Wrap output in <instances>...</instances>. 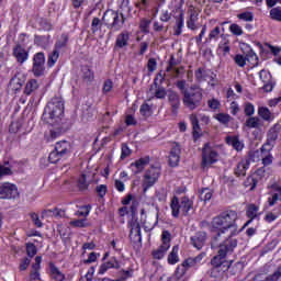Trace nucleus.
<instances>
[{
	"mask_svg": "<svg viewBox=\"0 0 281 281\" xmlns=\"http://www.w3.org/2000/svg\"><path fill=\"white\" fill-rule=\"evenodd\" d=\"M236 221H238V213L236 211H226L214 217L211 222V226L213 229H220L221 234L229 232L231 235L228 238H234L238 233V225L236 224Z\"/></svg>",
	"mask_w": 281,
	"mask_h": 281,
	"instance_id": "1",
	"label": "nucleus"
},
{
	"mask_svg": "<svg viewBox=\"0 0 281 281\" xmlns=\"http://www.w3.org/2000/svg\"><path fill=\"white\" fill-rule=\"evenodd\" d=\"M201 102H203V89L201 87L193 85L188 90L183 91L182 103L189 111L199 109Z\"/></svg>",
	"mask_w": 281,
	"mask_h": 281,
	"instance_id": "2",
	"label": "nucleus"
},
{
	"mask_svg": "<svg viewBox=\"0 0 281 281\" xmlns=\"http://www.w3.org/2000/svg\"><path fill=\"white\" fill-rule=\"evenodd\" d=\"M238 247V240L234 237L226 238L223 243L220 244L217 255L211 260L213 267H221L227 256L234 254V248Z\"/></svg>",
	"mask_w": 281,
	"mask_h": 281,
	"instance_id": "3",
	"label": "nucleus"
},
{
	"mask_svg": "<svg viewBox=\"0 0 281 281\" xmlns=\"http://www.w3.org/2000/svg\"><path fill=\"white\" fill-rule=\"evenodd\" d=\"M64 113H65V101H63V98L60 97L53 98L44 110V115H48L53 124H56V122H59Z\"/></svg>",
	"mask_w": 281,
	"mask_h": 281,
	"instance_id": "4",
	"label": "nucleus"
},
{
	"mask_svg": "<svg viewBox=\"0 0 281 281\" xmlns=\"http://www.w3.org/2000/svg\"><path fill=\"white\" fill-rule=\"evenodd\" d=\"M192 207H194V202H192L188 196H183L180 200L178 198H173L170 203L171 214L175 218H179V214L188 216Z\"/></svg>",
	"mask_w": 281,
	"mask_h": 281,
	"instance_id": "5",
	"label": "nucleus"
},
{
	"mask_svg": "<svg viewBox=\"0 0 281 281\" xmlns=\"http://www.w3.org/2000/svg\"><path fill=\"white\" fill-rule=\"evenodd\" d=\"M281 133V124L277 123L272 127H270L266 135V142L261 146V153H271L273 148H276V144H278V139H280Z\"/></svg>",
	"mask_w": 281,
	"mask_h": 281,
	"instance_id": "6",
	"label": "nucleus"
},
{
	"mask_svg": "<svg viewBox=\"0 0 281 281\" xmlns=\"http://www.w3.org/2000/svg\"><path fill=\"white\" fill-rule=\"evenodd\" d=\"M102 19L105 24H108L110 27H112V30H115L116 32L124 27V14L119 13L117 11L108 10L104 12Z\"/></svg>",
	"mask_w": 281,
	"mask_h": 281,
	"instance_id": "7",
	"label": "nucleus"
},
{
	"mask_svg": "<svg viewBox=\"0 0 281 281\" xmlns=\"http://www.w3.org/2000/svg\"><path fill=\"white\" fill-rule=\"evenodd\" d=\"M172 240V234L168 231H164L161 234V245L154 249L151 252L153 258L155 260H161L168 252V249H170V243Z\"/></svg>",
	"mask_w": 281,
	"mask_h": 281,
	"instance_id": "8",
	"label": "nucleus"
},
{
	"mask_svg": "<svg viewBox=\"0 0 281 281\" xmlns=\"http://www.w3.org/2000/svg\"><path fill=\"white\" fill-rule=\"evenodd\" d=\"M159 175H161V169L159 167H150L145 171L143 177V190L148 192L149 188H153L159 180Z\"/></svg>",
	"mask_w": 281,
	"mask_h": 281,
	"instance_id": "9",
	"label": "nucleus"
},
{
	"mask_svg": "<svg viewBox=\"0 0 281 281\" xmlns=\"http://www.w3.org/2000/svg\"><path fill=\"white\" fill-rule=\"evenodd\" d=\"M32 72L35 78H41L45 74V53L40 52L33 56Z\"/></svg>",
	"mask_w": 281,
	"mask_h": 281,
	"instance_id": "10",
	"label": "nucleus"
},
{
	"mask_svg": "<svg viewBox=\"0 0 281 281\" xmlns=\"http://www.w3.org/2000/svg\"><path fill=\"white\" fill-rule=\"evenodd\" d=\"M19 188L16 184L4 182L0 184V199H18Z\"/></svg>",
	"mask_w": 281,
	"mask_h": 281,
	"instance_id": "11",
	"label": "nucleus"
},
{
	"mask_svg": "<svg viewBox=\"0 0 281 281\" xmlns=\"http://www.w3.org/2000/svg\"><path fill=\"white\" fill-rule=\"evenodd\" d=\"M202 160L204 166L216 164L218 161V153L210 147V144H205L202 150Z\"/></svg>",
	"mask_w": 281,
	"mask_h": 281,
	"instance_id": "12",
	"label": "nucleus"
},
{
	"mask_svg": "<svg viewBox=\"0 0 281 281\" xmlns=\"http://www.w3.org/2000/svg\"><path fill=\"white\" fill-rule=\"evenodd\" d=\"M41 262H43V257H35L27 281H41Z\"/></svg>",
	"mask_w": 281,
	"mask_h": 281,
	"instance_id": "13",
	"label": "nucleus"
},
{
	"mask_svg": "<svg viewBox=\"0 0 281 281\" xmlns=\"http://www.w3.org/2000/svg\"><path fill=\"white\" fill-rule=\"evenodd\" d=\"M13 56L16 59V63H19L20 65H23V63H27L30 58V52L25 50L23 46H21V44H18L13 48Z\"/></svg>",
	"mask_w": 281,
	"mask_h": 281,
	"instance_id": "14",
	"label": "nucleus"
},
{
	"mask_svg": "<svg viewBox=\"0 0 281 281\" xmlns=\"http://www.w3.org/2000/svg\"><path fill=\"white\" fill-rule=\"evenodd\" d=\"M190 240H191V245L195 249H203L207 240V234L205 232H198L193 236H191Z\"/></svg>",
	"mask_w": 281,
	"mask_h": 281,
	"instance_id": "15",
	"label": "nucleus"
},
{
	"mask_svg": "<svg viewBox=\"0 0 281 281\" xmlns=\"http://www.w3.org/2000/svg\"><path fill=\"white\" fill-rule=\"evenodd\" d=\"M259 78L263 82V91L267 93L273 91V80L271 79V72L269 70L262 69L259 72Z\"/></svg>",
	"mask_w": 281,
	"mask_h": 281,
	"instance_id": "16",
	"label": "nucleus"
},
{
	"mask_svg": "<svg viewBox=\"0 0 281 281\" xmlns=\"http://www.w3.org/2000/svg\"><path fill=\"white\" fill-rule=\"evenodd\" d=\"M148 164H150V157L146 156V157L139 158L135 162L131 164L132 171L134 172V175H139V172H143L144 168H146Z\"/></svg>",
	"mask_w": 281,
	"mask_h": 281,
	"instance_id": "17",
	"label": "nucleus"
},
{
	"mask_svg": "<svg viewBox=\"0 0 281 281\" xmlns=\"http://www.w3.org/2000/svg\"><path fill=\"white\" fill-rule=\"evenodd\" d=\"M246 215L250 220L245 223L244 227H247V225H249L251 221L260 216V206L256 204H248L246 209Z\"/></svg>",
	"mask_w": 281,
	"mask_h": 281,
	"instance_id": "18",
	"label": "nucleus"
},
{
	"mask_svg": "<svg viewBox=\"0 0 281 281\" xmlns=\"http://www.w3.org/2000/svg\"><path fill=\"white\" fill-rule=\"evenodd\" d=\"M109 269H120V261L115 257H112L109 261L102 263L99 268V276H104Z\"/></svg>",
	"mask_w": 281,
	"mask_h": 281,
	"instance_id": "19",
	"label": "nucleus"
},
{
	"mask_svg": "<svg viewBox=\"0 0 281 281\" xmlns=\"http://www.w3.org/2000/svg\"><path fill=\"white\" fill-rule=\"evenodd\" d=\"M181 159V146L179 145H173V147L170 150L169 154V164L170 166H179V161Z\"/></svg>",
	"mask_w": 281,
	"mask_h": 281,
	"instance_id": "20",
	"label": "nucleus"
},
{
	"mask_svg": "<svg viewBox=\"0 0 281 281\" xmlns=\"http://www.w3.org/2000/svg\"><path fill=\"white\" fill-rule=\"evenodd\" d=\"M249 166H251V160L249 158L241 159L235 169V175L237 177H245L247 170H249Z\"/></svg>",
	"mask_w": 281,
	"mask_h": 281,
	"instance_id": "21",
	"label": "nucleus"
},
{
	"mask_svg": "<svg viewBox=\"0 0 281 281\" xmlns=\"http://www.w3.org/2000/svg\"><path fill=\"white\" fill-rule=\"evenodd\" d=\"M16 172V168H14V162H4V165H0V179L3 177H10V175H14Z\"/></svg>",
	"mask_w": 281,
	"mask_h": 281,
	"instance_id": "22",
	"label": "nucleus"
},
{
	"mask_svg": "<svg viewBox=\"0 0 281 281\" xmlns=\"http://www.w3.org/2000/svg\"><path fill=\"white\" fill-rule=\"evenodd\" d=\"M71 145H69V142L67 140L58 142L55 145V151H57L61 157H67Z\"/></svg>",
	"mask_w": 281,
	"mask_h": 281,
	"instance_id": "23",
	"label": "nucleus"
},
{
	"mask_svg": "<svg viewBox=\"0 0 281 281\" xmlns=\"http://www.w3.org/2000/svg\"><path fill=\"white\" fill-rule=\"evenodd\" d=\"M130 227V238L134 240H142V226H139L137 222H132Z\"/></svg>",
	"mask_w": 281,
	"mask_h": 281,
	"instance_id": "24",
	"label": "nucleus"
},
{
	"mask_svg": "<svg viewBox=\"0 0 281 281\" xmlns=\"http://www.w3.org/2000/svg\"><path fill=\"white\" fill-rule=\"evenodd\" d=\"M128 41H131V34L128 32H122L116 36V47L120 49L127 47Z\"/></svg>",
	"mask_w": 281,
	"mask_h": 281,
	"instance_id": "25",
	"label": "nucleus"
},
{
	"mask_svg": "<svg viewBox=\"0 0 281 281\" xmlns=\"http://www.w3.org/2000/svg\"><path fill=\"white\" fill-rule=\"evenodd\" d=\"M169 102L172 106V112L177 113V110L179 109V106H181V99L179 97V93L175 91L169 92Z\"/></svg>",
	"mask_w": 281,
	"mask_h": 281,
	"instance_id": "26",
	"label": "nucleus"
},
{
	"mask_svg": "<svg viewBox=\"0 0 281 281\" xmlns=\"http://www.w3.org/2000/svg\"><path fill=\"white\" fill-rule=\"evenodd\" d=\"M23 89V82L19 77H13L9 82V91L12 93H19Z\"/></svg>",
	"mask_w": 281,
	"mask_h": 281,
	"instance_id": "27",
	"label": "nucleus"
},
{
	"mask_svg": "<svg viewBox=\"0 0 281 281\" xmlns=\"http://www.w3.org/2000/svg\"><path fill=\"white\" fill-rule=\"evenodd\" d=\"M226 144L234 147L235 150H243V148H245V145L243 144V142H240V138H238V136L226 137Z\"/></svg>",
	"mask_w": 281,
	"mask_h": 281,
	"instance_id": "28",
	"label": "nucleus"
},
{
	"mask_svg": "<svg viewBox=\"0 0 281 281\" xmlns=\"http://www.w3.org/2000/svg\"><path fill=\"white\" fill-rule=\"evenodd\" d=\"M190 122H191L192 128H193V138L196 142V139H199V137H201V134H200L201 127L199 126V119L196 117V114L190 115Z\"/></svg>",
	"mask_w": 281,
	"mask_h": 281,
	"instance_id": "29",
	"label": "nucleus"
},
{
	"mask_svg": "<svg viewBox=\"0 0 281 281\" xmlns=\"http://www.w3.org/2000/svg\"><path fill=\"white\" fill-rule=\"evenodd\" d=\"M203 258H205V254L201 252L196 257H190L187 260H184V265H188V267H199L201 262L203 261Z\"/></svg>",
	"mask_w": 281,
	"mask_h": 281,
	"instance_id": "30",
	"label": "nucleus"
},
{
	"mask_svg": "<svg viewBox=\"0 0 281 281\" xmlns=\"http://www.w3.org/2000/svg\"><path fill=\"white\" fill-rule=\"evenodd\" d=\"M246 128H260L262 126V121L258 116H250L245 122Z\"/></svg>",
	"mask_w": 281,
	"mask_h": 281,
	"instance_id": "31",
	"label": "nucleus"
},
{
	"mask_svg": "<svg viewBox=\"0 0 281 281\" xmlns=\"http://www.w3.org/2000/svg\"><path fill=\"white\" fill-rule=\"evenodd\" d=\"M168 265H177L179 262V246H173L167 257Z\"/></svg>",
	"mask_w": 281,
	"mask_h": 281,
	"instance_id": "32",
	"label": "nucleus"
},
{
	"mask_svg": "<svg viewBox=\"0 0 281 281\" xmlns=\"http://www.w3.org/2000/svg\"><path fill=\"white\" fill-rule=\"evenodd\" d=\"M50 278L55 281H65V273L60 271L56 266L50 265Z\"/></svg>",
	"mask_w": 281,
	"mask_h": 281,
	"instance_id": "33",
	"label": "nucleus"
},
{
	"mask_svg": "<svg viewBox=\"0 0 281 281\" xmlns=\"http://www.w3.org/2000/svg\"><path fill=\"white\" fill-rule=\"evenodd\" d=\"M36 89H38V81L36 79H31L26 82L24 93L25 95H32Z\"/></svg>",
	"mask_w": 281,
	"mask_h": 281,
	"instance_id": "34",
	"label": "nucleus"
},
{
	"mask_svg": "<svg viewBox=\"0 0 281 281\" xmlns=\"http://www.w3.org/2000/svg\"><path fill=\"white\" fill-rule=\"evenodd\" d=\"M188 269H190V267L186 265V261H183L180 266L177 267L175 277L179 280H186L184 276L188 272Z\"/></svg>",
	"mask_w": 281,
	"mask_h": 281,
	"instance_id": "35",
	"label": "nucleus"
},
{
	"mask_svg": "<svg viewBox=\"0 0 281 281\" xmlns=\"http://www.w3.org/2000/svg\"><path fill=\"white\" fill-rule=\"evenodd\" d=\"M35 43H36V45L42 47V49H47V47L49 46V36L36 35Z\"/></svg>",
	"mask_w": 281,
	"mask_h": 281,
	"instance_id": "36",
	"label": "nucleus"
},
{
	"mask_svg": "<svg viewBox=\"0 0 281 281\" xmlns=\"http://www.w3.org/2000/svg\"><path fill=\"white\" fill-rule=\"evenodd\" d=\"M58 58H60V53L55 48L49 55H48V60L47 65L48 67H54L56 63H58Z\"/></svg>",
	"mask_w": 281,
	"mask_h": 281,
	"instance_id": "37",
	"label": "nucleus"
},
{
	"mask_svg": "<svg viewBox=\"0 0 281 281\" xmlns=\"http://www.w3.org/2000/svg\"><path fill=\"white\" fill-rule=\"evenodd\" d=\"M245 188H249V190H256V187L258 186V178L256 176H249L245 181H244Z\"/></svg>",
	"mask_w": 281,
	"mask_h": 281,
	"instance_id": "38",
	"label": "nucleus"
},
{
	"mask_svg": "<svg viewBox=\"0 0 281 281\" xmlns=\"http://www.w3.org/2000/svg\"><path fill=\"white\" fill-rule=\"evenodd\" d=\"M258 115L265 122H271V111H269V108H259Z\"/></svg>",
	"mask_w": 281,
	"mask_h": 281,
	"instance_id": "39",
	"label": "nucleus"
},
{
	"mask_svg": "<svg viewBox=\"0 0 281 281\" xmlns=\"http://www.w3.org/2000/svg\"><path fill=\"white\" fill-rule=\"evenodd\" d=\"M237 19H239V21H245L246 23H251L254 21V12L244 11L237 14Z\"/></svg>",
	"mask_w": 281,
	"mask_h": 281,
	"instance_id": "40",
	"label": "nucleus"
},
{
	"mask_svg": "<svg viewBox=\"0 0 281 281\" xmlns=\"http://www.w3.org/2000/svg\"><path fill=\"white\" fill-rule=\"evenodd\" d=\"M196 21H199V14H196V11L191 10L190 19L187 22V27H189V30H195Z\"/></svg>",
	"mask_w": 281,
	"mask_h": 281,
	"instance_id": "41",
	"label": "nucleus"
},
{
	"mask_svg": "<svg viewBox=\"0 0 281 281\" xmlns=\"http://www.w3.org/2000/svg\"><path fill=\"white\" fill-rule=\"evenodd\" d=\"M228 30L234 36H243V34H245V32L243 31V26L236 23L231 24Z\"/></svg>",
	"mask_w": 281,
	"mask_h": 281,
	"instance_id": "42",
	"label": "nucleus"
},
{
	"mask_svg": "<svg viewBox=\"0 0 281 281\" xmlns=\"http://www.w3.org/2000/svg\"><path fill=\"white\" fill-rule=\"evenodd\" d=\"M213 194L214 193L212 192L211 189H207V188L202 189L200 191V200L204 201V203H207V201L212 199Z\"/></svg>",
	"mask_w": 281,
	"mask_h": 281,
	"instance_id": "43",
	"label": "nucleus"
},
{
	"mask_svg": "<svg viewBox=\"0 0 281 281\" xmlns=\"http://www.w3.org/2000/svg\"><path fill=\"white\" fill-rule=\"evenodd\" d=\"M247 63H250L252 67H258V55L254 50H249L246 55Z\"/></svg>",
	"mask_w": 281,
	"mask_h": 281,
	"instance_id": "44",
	"label": "nucleus"
},
{
	"mask_svg": "<svg viewBox=\"0 0 281 281\" xmlns=\"http://www.w3.org/2000/svg\"><path fill=\"white\" fill-rule=\"evenodd\" d=\"M58 137H60V132L55 131V130H50L49 132H47L45 134V140L48 143L56 142V139H58Z\"/></svg>",
	"mask_w": 281,
	"mask_h": 281,
	"instance_id": "45",
	"label": "nucleus"
},
{
	"mask_svg": "<svg viewBox=\"0 0 281 281\" xmlns=\"http://www.w3.org/2000/svg\"><path fill=\"white\" fill-rule=\"evenodd\" d=\"M218 52H221V54H223V56H227V54H229L231 48H229V41L226 40L224 42H221L218 44Z\"/></svg>",
	"mask_w": 281,
	"mask_h": 281,
	"instance_id": "46",
	"label": "nucleus"
},
{
	"mask_svg": "<svg viewBox=\"0 0 281 281\" xmlns=\"http://www.w3.org/2000/svg\"><path fill=\"white\" fill-rule=\"evenodd\" d=\"M36 254H38V249L36 248V245H34L32 243H27L26 244V256H29V258H34V256H36Z\"/></svg>",
	"mask_w": 281,
	"mask_h": 281,
	"instance_id": "47",
	"label": "nucleus"
},
{
	"mask_svg": "<svg viewBox=\"0 0 281 281\" xmlns=\"http://www.w3.org/2000/svg\"><path fill=\"white\" fill-rule=\"evenodd\" d=\"M215 120H217V122H220L221 124L228 125L232 120V116H229V114L226 113H218L215 116Z\"/></svg>",
	"mask_w": 281,
	"mask_h": 281,
	"instance_id": "48",
	"label": "nucleus"
},
{
	"mask_svg": "<svg viewBox=\"0 0 281 281\" xmlns=\"http://www.w3.org/2000/svg\"><path fill=\"white\" fill-rule=\"evenodd\" d=\"M82 78L87 82H92V80L94 78L93 71H91L89 67H83L82 68Z\"/></svg>",
	"mask_w": 281,
	"mask_h": 281,
	"instance_id": "49",
	"label": "nucleus"
},
{
	"mask_svg": "<svg viewBox=\"0 0 281 281\" xmlns=\"http://www.w3.org/2000/svg\"><path fill=\"white\" fill-rule=\"evenodd\" d=\"M207 106L211 111H218V109H221V101L216 98H212L207 101Z\"/></svg>",
	"mask_w": 281,
	"mask_h": 281,
	"instance_id": "50",
	"label": "nucleus"
},
{
	"mask_svg": "<svg viewBox=\"0 0 281 281\" xmlns=\"http://www.w3.org/2000/svg\"><path fill=\"white\" fill-rule=\"evenodd\" d=\"M262 153V164L263 166H271L273 164V156L271 151H261Z\"/></svg>",
	"mask_w": 281,
	"mask_h": 281,
	"instance_id": "51",
	"label": "nucleus"
},
{
	"mask_svg": "<svg viewBox=\"0 0 281 281\" xmlns=\"http://www.w3.org/2000/svg\"><path fill=\"white\" fill-rule=\"evenodd\" d=\"M155 98H157L158 100H164V98H166V88L164 87H157V83H155Z\"/></svg>",
	"mask_w": 281,
	"mask_h": 281,
	"instance_id": "52",
	"label": "nucleus"
},
{
	"mask_svg": "<svg viewBox=\"0 0 281 281\" xmlns=\"http://www.w3.org/2000/svg\"><path fill=\"white\" fill-rule=\"evenodd\" d=\"M270 18L273 21H281V8L277 7L270 10Z\"/></svg>",
	"mask_w": 281,
	"mask_h": 281,
	"instance_id": "53",
	"label": "nucleus"
},
{
	"mask_svg": "<svg viewBox=\"0 0 281 281\" xmlns=\"http://www.w3.org/2000/svg\"><path fill=\"white\" fill-rule=\"evenodd\" d=\"M221 36V26H215L209 34V41H218Z\"/></svg>",
	"mask_w": 281,
	"mask_h": 281,
	"instance_id": "54",
	"label": "nucleus"
},
{
	"mask_svg": "<svg viewBox=\"0 0 281 281\" xmlns=\"http://www.w3.org/2000/svg\"><path fill=\"white\" fill-rule=\"evenodd\" d=\"M68 41H69V37L66 34L61 35V37L56 43L55 48L63 49V47L67 46Z\"/></svg>",
	"mask_w": 281,
	"mask_h": 281,
	"instance_id": "55",
	"label": "nucleus"
},
{
	"mask_svg": "<svg viewBox=\"0 0 281 281\" xmlns=\"http://www.w3.org/2000/svg\"><path fill=\"white\" fill-rule=\"evenodd\" d=\"M64 156L59 155L56 149L53 150L49 156H48V160L50 164H58V161H60V159H63Z\"/></svg>",
	"mask_w": 281,
	"mask_h": 281,
	"instance_id": "56",
	"label": "nucleus"
},
{
	"mask_svg": "<svg viewBox=\"0 0 281 281\" xmlns=\"http://www.w3.org/2000/svg\"><path fill=\"white\" fill-rule=\"evenodd\" d=\"M278 201H281V188L279 189V192L273 193L272 196L268 198L269 205H276Z\"/></svg>",
	"mask_w": 281,
	"mask_h": 281,
	"instance_id": "57",
	"label": "nucleus"
},
{
	"mask_svg": "<svg viewBox=\"0 0 281 281\" xmlns=\"http://www.w3.org/2000/svg\"><path fill=\"white\" fill-rule=\"evenodd\" d=\"M234 60L238 67H245L247 65V56L236 55Z\"/></svg>",
	"mask_w": 281,
	"mask_h": 281,
	"instance_id": "58",
	"label": "nucleus"
},
{
	"mask_svg": "<svg viewBox=\"0 0 281 281\" xmlns=\"http://www.w3.org/2000/svg\"><path fill=\"white\" fill-rule=\"evenodd\" d=\"M244 113L248 117H251V115H254V113H256V108L251 103H246L245 108H244Z\"/></svg>",
	"mask_w": 281,
	"mask_h": 281,
	"instance_id": "59",
	"label": "nucleus"
},
{
	"mask_svg": "<svg viewBox=\"0 0 281 281\" xmlns=\"http://www.w3.org/2000/svg\"><path fill=\"white\" fill-rule=\"evenodd\" d=\"M55 214V216H63V210L55 209L54 211L52 210H44L42 211V218H45L49 214Z\"/></svg>",
	"mask_w": 281,
	"mask_h": 281,
	"instance_id": "60",
	"label": "nucleus"
},
{
	"mask_svg": "<svg viewBox=\"0 0 281 281\" xmlns=\"http://www.w3.org/2000/svg\"><path fill=\"white\" fill-rule=\"evenodd\" d=\"M78 186L80 190H87L89 188V182H87V176L81 175L78 180Z\"/></svg>",
	"mask_w": 281,
	"mask_h": 281,
	"instance_id": "61",
	"label": "nucleus"
},
{
	"mask_svg": "<svg viewBox=\"0 0 281 281\" xmlns=\"http://www.w3.org/2000/svg\"><path fill=\"white\" fill-rule=\"evenodd\" d=\"M90 212H91V206L86 205V206H81L79 211H77L75 214L76 216H87Z\"/></svg>",
	"mask_w": 281,
	"mask_h": 281,
	"instance_id": "62",
	"label": "nucleus"
},
{
	"mask_svg": "<svg viewBox=\"0 0 281 281\" xmlns=\"http://www.w3.org/2000/svg\"><path fill=\"white\" fill-rule=\"evenodd\" d=\"M139 111L142 113V115L148 116V115H150V113H153V106H150L148 103H144L140 106Z\"/></svg>",
	"mask_w": 281,
	"mask_h": 281,
	"instance_id": "63",
	"label": "nucleus"
},
{
	"mask_svg": "<svg viewBox=\"0 0 281 281\" xmlns=\"http://www.w3.org/2000/svg\"><path fill=\"white\" fill-rule=\"evenodd\" d=\"M31 220L33 221L34 225L37 227H43V222L37 213H31Z\"/></svg>",
	"mask_w": 281,
	"mask_h": 281,
	"instance_id": "64",
	"label": "nucleus"
}]
</instances>
